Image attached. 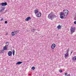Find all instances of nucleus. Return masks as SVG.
<instances>
[{"label":"nucleus","instance_id":"f257e3e1","mask_svg":"<svg viewBox=\"0 0 76 76\" xmlns=\"http://www.w3.org/2000/svg\"><path fill=\"white\" fill-rule=\"evenodd\" d=\"M48 18L49 19H51V20H53V19H54V18H57V16L53 14V12H51L48 15Z\"/></svg>","mask_w":76,"mask_h":76},{"label":"nucleus","instance_id":"f03ea898","mask_svg":"<svg viewBox=\"0 0 76 76\" xmlns=\"http://www.w3.org/2000/svg\"><path fill=\"white\" fill-rule=\"evenodd\" d=\"M65 12V13H64V16H67V15H68V13H69V10H63V12Z\"/></svg>","mask_w":76,"mask_h":76},{"label":"nucleus","instance_id":"7ed1b4c3","mask_svg":"<svg viewBox=\"0 0 76 76\" xmlns=\"http://www.w3.org/2000/svg\"><path fill=\"white\" fill-rule=\"evenodd\" d=\"M75 27H71L70 29V31H71L70 34H73V32H75Z\"/></svg>","mask_w":76,"mask_h":76},{"label":"nucleus","instance_id":"20e7f679","mask_svg":"<svg viewBox=\"0 0 76 76\" xmlns=\"http://www.w3.org/2000/svg\"><path fill=\"white\" fill-rule=\"evenodd\" d=\"M2 6H5L7 5V2H5L4 3H2L0 4Z\"/></svg>","mask_w":76,"mask_h":76},{"label":"nucleus","instance_id":"39448f33","mask_svg":"<svg viewBox=\"0 0 76 76\" xmlns=\"http://www.w3.org/2000/svg\"><path fill=\"white\" fill-rule=\"evenodd\" d=\"M69 51L67 50V53L66 54H65L64 57L65 58H66V57H69Z\"/></svg>","mask_w":76,"mask_h":76},{"label":"nucleus","instance_id":"423d86ee","mask_svg":"<svg viewBox=\"0 0 76 76\" xmlns=\"http://www.w3.org/2000/svg\"><path fill=\"white\" fill-rule=\"evenodd\" d=\"M56 48V44L54 43H53L52 44L51 46V48L52 49H53Z\"/></svg>","mask_w":76,"mask_h":76},{"label":"nucleus","instance_id":"0eeeda50","mask_svg":"<svg viewBox=\"0 0 76 76\" xmlns=\"http://www.w3.org/2000/svg\"><path fill=\"white\" fill-rule=\"evenodd\" d=\"M36 16L39 18L41 16V12H39L36 15Z\"/></svg>","mask_w":76,"mask_h":76},{"label":"nucleus","instance_id":"6e6552de","mask_svg":"<svg viewBox=\"0 0 76 76\" xmlns=\"http://www.w3.org/2000/svg\"><path fill=\"white\" fill-rule=\"evenodd\" d=\"M31 19V18L28 17L26 18L25 20H26V21H28V20H30Z\"/></svg>","mask_w":76,"mask_h":76},{"label":"nucleus","instance_id":"1a4fd4ad","mask_svg":"<svg viewBox=\"0 0 76 76\" xmlns=\"http://www.w3.org/2000/svg\"><path fill=\"white\" fill-rule=\"evenodd\" d=\"M8 54L9 56H11L12 54V52L11 51H9L8 52Z\"/></svg>","mask_w":76,"mask_h":76},{"label":"nucleus","instance_id":"9d476101","mask_svg":"<svg viewBox=\"0 0 76 76\" xmlns=\"http://www.w3.org/2000/svg\"><path fill=\"white\" fill-rule=\"evenodd\" d=\"M72 59L73 61H76V56H74Z\"/></svg>","mask_w":76,"mask_h":76},{"label":"nucleus","instance_id":"9b49d317","mask_svg":"<svg viewBox=\"0 0 76 76\" xmlns=\"http://www.w3.org/2000/svg\"><path fill=\"white\" fill-rule=\"evenodd\" d=\"M61 26L60 25H58V26L57 27V28L58 29H61Z\"/></svg>","mask_w":76,"mask_h":76},{"label":"nucleus","instance_id":"f8f14e48","mask_svg":"<svg viewBox=\"0 0 76 76\" xmlns=\"http://www.w3.org/2000/svg\"><path fill=\"white\" fill-rule=\"evenodd\" d=\"M21 63H22V62L18 61L16 63V65H17V64H20Z\"/></svg>","mask_w":76,"mask_h":76},{"label":"nucleus","instance_id":"ddd939ff","mask_svg":"<svg viewBox=\"0 0 76 76\" xmlns=\"http://www.w3.org/2000/svg\"><path fill=\"white\" fill-rule=\"evenodd\" d=\"M39 12V11L38 10H36L34 11V13L35 14H36V13H38V12Z\"/></svg>","mask_w":76,"mask_h":76},{"label":"nucleus","instance_id":"4468645a","mask_svg":"<svg viewBox=\"0 0 76 76\" xmlns=\"http://www.w3.org/2000/svg\"><path fill=\"white\" fill-rule=\"evenodd\" d=\"M5 9V7H2V9L0 11V12H1L2 11H3V10H4Z\"/></svg>","mask_w":76,"mask_h":76},{"label":"nucleus","instance_id":"2eb2a0df","mask_svg":"<svg viewBox=\"0 0 76 76\" xmlns=\"http://www.w3.org/2000/svg\"><path fill=\"white\" fill-rule=\"evenodd\" d=\"M62 15H64V13L62 12H61L60 14V16H62Z\"/></svg>","mask_w":76,"mask_h":76},{"label":"nucleus","instance_id":"dca6fc26","mask_svg":"<svg viewBox=\"0 0 76 76\" xmlns=\"http://www.w3.org/2000/svg\"><path fill=\"white\" fill-rule=\"evenodd\" d=\"M7 49V47H6V45H5V47H4L3 48V50H6Z\"/></svg>","mask_w":76,"mask_h":76},{"label":"nucleus","instance_id":"f3484780","mask_svg":"<svg viewBox=\"0 0 76 76\" xmlns=\"http://www.w3.org/2000/svg\"><path fill=\"white\" fill-rule=\"evenodd\" d=\"M13 33H14V32H12L11 33V35H12V36H14V35H15V34H13Z\"/></svg>","mask_w":76,"mask_h":76},{"label":"nucleus","instance_id":"a211bd4d","mask_svg":"<svg viewBox=\"0 0 76 76\" xmlns=\"http://www.w3.org/2000/svg\"><path fill=\"white\" fill-rule=\"evenodd\" d=\"M35 68L34 66H32L31 68V69H32V70H35Z\"/></svg>","mask_w":76,"mask_h":76},{"label":"nucleus","instance_id":"6ab92c4d","mask_svg":"<svg viewBox=\"0 0 76 76\" xmlns=\"http://www.w3.org/2000/svg\"><path fill=\"white\" fill-rule=\"evenodd\" d=\"M14 32L16 34H18V33L19 32V31H14Z\"/></svg>","mask_w":76,"mask_h":76},{"label":"nucleus","instance_id":"aec40b11","mask_svg":"<svg viewBox=\"0 0 76 76\" xmlns=\"http://www.w3.org/2000/svg\"><path fill=\"white\" fill-rule=\"evenodd\" d=\"M60 18L61 19H63V18H64V17L63 16H61V15L60 16Z\"/></svg>","mask_w":76,"mask_h":76},{"label":"nucleus","instance_id":"412c9836","mask_svg":"<svg viewBox=\"0 0 76 76\" xmlns=\"http://www.w3.org/2000/svg\"><path fill=\"white\" fill-rule=\"evenodd\" d=\"M15 50H13V56H15Z\"/></svg>","mask_w":76,"mask_h":76},{"label":"nucleus","instance_id":"4be33fe9","mask_svg":"<svg viewBox=\"0 0 76 76\" xmlns=\"http://www.w3.org/2000/svg\"><path fill=\"white\" fill-rule=\"evenodd\" d=\"M35 30H36V29H33L31 30V31L34 32H35Z\"/></svg>","mask_w":76,"mask_h":76},{"label":"nucleus","instance_id":"5701e85b","mask_svg":"<svg viewBox=\"0 0 76 76\" xmlns=\"http://www.w3.org/2000/svg\"><path fill=\"white\" fill-rule=\"evenodd\" d=\"M6 44H8V45H9V42H7L6 43Z\"/></svg>","mask_w":76,"mask_h":76},{"label":"nucleus","instance_id":"b1692460","mask_svg":"<svg viewBox=\"0 0 76 76\" xmlns=\"http://www.w3.org/2000/svg\"><path fill=\"white\" fill-rule=\"evenodd\" d=\"M63 72V71H62V70H59V72H60V73H61V72Z\"/></svg>","mask_w":76,"mask_h":76},{"label":"nucleus","instance_id":"393cba45","mask_svg":"<svg viewBox=\"0 0 76 76\" xmlns=\"http://www.w3.org/2000/svg\"><path fill=\"white\" fill-rule=\"evenodd\" d=\"M5 23H7V21H6L5 22Z\"/></svg>","mask_w":76,"mask_h":76},{"label":"nucleus","instance_id":"a878e982","mask_svg":"<svg viewBox=\"0 0 76 76\" xmlns=\"http://www.w3.org/2000/svg\"><path fill=\"white\" fill-rule=\"evenodd\" d=\"M74 24H76V21H75L74 22Z\"/></svg>","mask_w":76,"mask_h":76},{"label":"nucleus","instance_id":"bb28decb","mask_svg":"<svg viewBox=\"0 0 76 76\" xmlns=\"http://www.w3.org/2000/svg\"><path fill=\"white\" fill-rule=\"evenodd\" d=\"M73 53V51H71V54H72V53Z\"/></svg>","mask_w":76,"mask_h":76},{"label":"nucleus","instance_id":"cd10ccee","mask_svg":"<svg viewBox=\"0 0 76 76\" xmlns=\"http://www.w3.org/2000/svg\"><path fill=\"white\" fill-rule=\"evenodd\" d=\"M3 20V18H1V21H2Z\"/></svg>","mask_w":76,"mask_h":76},{"label":"nucleus","instance_id":"c85d7f7f","mask_svg":"<svg viewBox=\"0 0 76 76\" xmlns=\"http://www.w3.org/2000/svg\"><path fill=\"white\" fill-rule=\"evenodd\" d=\"M67 75V73H65V75L66 76V75Z\"/></svg>","mask_w":76,"mask_h":76},{"label":"nucleus","instance_id":"c756f323","mask_svg":"<svg viewBox=\"0 0 76 76\" xmlns=\"http://www.w3.org/2000/svg\"><path fill=\"white\" fill-rule=\"evenodd\" d=\"M7 35V34H6V35Z\"/></svg>","mask_w":76,"mask_h":76}]
</instances>
